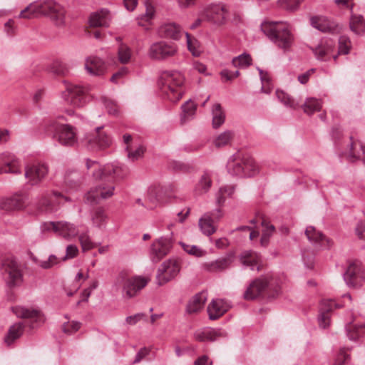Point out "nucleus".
I'll return each instance as SVG.
<instances>
[{"label":"nucleus","instance_id":"obj_63","mask_svg":"<svg viewBox=\"0 0 365 365\" xmlns=\"http://www.w3.org/2000/svg\"><path fill=\"white\" fill-rule=\"evenodd\" d=\"M150 349L147 347L141 348L138 352L137 353L135 358L133 361L134 364L139 363L146 356L149 354Z\"/></svg>","mask_w":365,"mask_h":365},{"label":"nucleus","instance_id":"obj_29","mask_svg":"<svg viewBox=\"0 0 365 365\" xmlns=\"http://www.w3.org/2000/svg\"><path fill=\"white\" fill-rule=\"evenodd\" d=\"M110 21L109 11L102 9L98 12L93 13L89 19V24L91 27L108 26Z\"/></svg>","mask_w":365,"mask_h":365},{"label":"nucleus","instance_id":"obj_10","mask_svg":"<svg viewBox=\"0 0 365 365\" xmlns=\"http://www.w3.org/2000/svg\"><path fill=\"white\" fill-rule=\"evenodd\" d=\"M1 272L10 287L18 285L21 280V273L16 259L12 257L4 258L1 262Z\"/></svg>","mask_w":365,"mask_h":365},{"label":"nucleus","instance_id":"obj_23","mask_svg":"<svg viewBox=\"0 0 365 365\" xmlns=\"http://www.w3.org/2000/svg\"><path fill=\"white\" fill-rule=\"evenodd\" d=\"M85 69L90 75L101 76L106 70V63L97 56H89L86 59Z\"/></svg>","mask_w":365,"mask_h":365},{"label":"nucleus","instance_id":"obj_14","mask_svg":"<svg viewBox=\"0 0 365 365\" xmlns=\"http://www.w3.org/2000/svg\"><path fill=\"white\" fill-rule=\"evenodd\" d=\"M180 262L175 259H169L165 261L158 269L157 282L159 285H163L174 279L180 272Z\"/></svg>","mask_w":365,"mask_h":365},{"label":"nucleus","instance_id":"obj_60","mask_svg":"<svg viewBox=\"0 0 365 365\" xmlns=\"http://www.w3.org/2000/svg\"><path fill=\"white\" fill-rule=\"evenodd\" d=\"M220 196L217 197V203L221 204L225 201L224 195L230 196L234 192V187L232 186H224L220 188Z\"/></svg>","mask_w":365,"mask_h":365},{"label":"nucleus","instance_id":"obj_16","mask_svg":"<svg viewBox=\"0 0 365 365\" xmlns=\"http://www.w3.org/2000/svg\"><path fill=\"white\" fill-rule=\"evenodd\" d=\"M48 168L46 164L36 163L29 165L25 168V178L31 185L39 184L47 175Z\"/></svg>","mask_w":365,"mask_h":365},{"label":"nucleus","instance_id":"obj_19","mask_svg":"<svg viewBox=\"0 0 365 365\" xmlns=\"http://www.w3.org/2000/svg\"><path fill=\"white\" fill-rule=\"evenodd\" d=\"M12 312L17 317L27 319L30 321L31 328H34L38 324L43 322L41 312L35 309H28L24 307H14Z\"/></svg>","mask_w":365,"mask_h":365},{"label":"nucleus","instance_id":"obj_58","mask_svg":"<svg viewBox=\"0 0 365 365\" xmlns=\"http://www.w3.org/2000/svg\"><path fill=\"white\" fill-rule=\"evenodd\" d=\"M126 151L128 152V157L131 160L134 161L141 158L144 153L145 149L140 145L135 150H131L130 146H126Z\"/></svg>","mask_w":365,"mask_h":365},{"label":"nucleus","instance_id":"obj_53","mask_svg":"<svg viewBox=\"0 0 365 365\" xmlns=\"http://www.w3.org/2000/svg\"><path fill=\"white\" fill-rule=\"evenodd\" d=\"M187 38V45L188 50L192 53L193 56H198L200 54V50L199 49V43L197 39L188 33H185Z\"/></svg>","mask_w":365,"mask_h":365},{"label":"nucleus","instance_id":"obj_1","mask_svg":"<svg viewBox=\"0 0 365 365\" xmlns=\"http://www.w3.org/2000/svg\"><path fill=\"white\" fill-rule=\"evenodd\" d=\"M86 166L92 175L98 180L96 186L92 187L86 195V200L91 204H97L100 200H106L114 195L115 181L127 176L128 171L124 166L114 164L101 165L98 162L87 159Z\"/></svg>","mask_w":365,"mask_h":365},{"label":"nucleus","instance_id":"obj_48","mask_svg":"<svg viewBox=\"0 0 365 365\" xmlns=\"http://www.w3.org/2000/svg\"><path fill=\"white\" fill-rule=\"evenodd\" d=\"M232 63L235 67L247 68L252 64V58L249 54L245 53L234 58Z\"/></svg>","mask_w":365,"mask_h":365},{"label":"nucleus","instance_id":"obj_42","mask_svg":"<svg viewBox=\"0 0 365 365\" xmlns=\"http://www.w3.org/2000/svg\"><path fill=\"white\" fill-rule=\"evenodd\" d=\"M78 240L83 252L93 249L97 245L93 242L89 235L88 230L81 233L78 232Z\"/></svg>","mask_w":365,"mask_h":365},{"label":"nucleus","instance_id":"obj_64","mask_svg":"<svg viewBox=\"0 0 365 365\" xmlns=\"http://www.w3.org/2000/svg\"><path fill=\"white\" fill-rule=\"evenodd\" d=\"M53 72L57 75H65L68 72L66 66L60 62H56L53 66Z\"/></svg>","mask_w":365,"mask_h":365},{"label":"nucleus","instance_id":"obj_4","mask_svg":"<svg viewBox=\"0 0 365 365\" xmlns=\"http://www.w3.org/2000/svg\"><path fill=\"white\" fill-rule=\"evenodd\" d=\"M183 82L184 77L180 72L165 71L160 73L158 86L168 99L175 103L182 96Z\"/></svg>","mask_w":365,"mask_h":365},{"label":"nucleus","instance_id":"obj_52","mask_svg":"<svg viewBox=\"0 0 365 365\" xmlns=\"http://www.w3.org/2000/svg\"><path fill=\"white\" fill-rule=\"evenodd\" d=\"M314 54L319 60H326V56L331 52V45L322 43L314 50Z\"/></svg>","mask_w":365,"mask_h":365},{"label":"nucleus","instance_id":"obj_40","mask_svg":"<svg viewBox=\"0 0 365 365\" xmlns=\"http://www.w3.org/2000/svg\"><path fill=\"white\" fill-rule=\"evenodd\" d=\"M235 137V133L232 130H225L218 135L214 140L215 147L220 148L230 144Z\"/></svg>","mask_w":365,"mask_h":365},{"label":"nucleus","instance_id":"obj_15","mask_svg":"<svg viewBox=\"0 0 365 365\" xmlns=\"http://www.w3.org/2000/svg\"><path fill=\"white\" fill-rule=\"evenodd\" d=\"M222 217V212L220 209L216 210L213 212H207L204 214L198 222L199 227L203 235L210 236L217 230L216 223Z\"/></svg>","mask_w":365,"mask_h":365},{"label":"nucleus","instance_id":"obj_30","mask_svg":"<svg viewBox=\"0 0 365 365\" xmlns=\"http://www.w3.org/2000/svg\"><path fill=\"white\" fill-rule=\"evenodd\" d=\"M207 300L206 294L200 292L192 297L187 303L186 312L188 314H194L200 311Z\"/></svg>","mask_w":365,"mask_h":365},{"label":"nucleus","instance_id":"obj_5","mask_svg":"<svg viewBox=\"0 0 365 365\" xmlns=\"http://www.w3.org/2000/svg\"><path fill=\"white\" fill-rule=\"evenodd\" d=\"M227 170L232 175L250 177L256 173L257 165L252 158L237 151L228 159Z\"/></svg>","mask_w":365,"mask_h":365},{"label":"nucleus","instance_id":"obj_35","mask_svg":"<svg viewBox=\"0 0 365 365\" xmlns=\"http://www.w3.org/2000/svg\"><path fill=\"white\" fill-rule=\"evenodd\" d=\"M24 327L25 325L23 322H18L10 327L8 334L4 339L5 343L9 346L16 339H19L24 332Z\"/></svg>","mask_w":365,"mask_h":365},{"label":"nucleus","instance_id":"obj_22","mask_svg":"<svg viewBox=\"0 0 365 365\" xmlns=\"http://www.w3.org/2000/svg\"><path fill=\"white\" fill-rule=\"evenodd\" d=\"M230 307V304L221 299H213L207 307V313L211 320L222 317Z\"/></svg>","mask_w":365,"mask_h":365},{"label":"nucleus","instance_id":"obj_2","mask_svg":"<svg viewBox=\"0 0 365 365\" xmlns=\"http://www.w3.org/2000/svg\"><path fill=\"white\" fill-rule=\"evenodd\" d=\"M38 16H46L57 26L66 25V11L53 0H46L29 4L19 14V18L32 19Z\"/></svg>","mask_w":365,"mask_h":365},{"label":"nucleus","instance_id":"obj_38","mask_svg":"<svg viewBox=\"0 0 365 365\" xmlns=\"http://www.w3.org/2000/svg\"><path fill=\"white\" fill-rule=\"evenodd\" d=\"M304 112L308 115H312L315 112L319 111L322 108V101L315 98H308L304 104L300 106Z\"/></svg>","mask_w":365,"mask_h":365},{"label":"nucleus","instance_id":"obj_28","mask_svg":"<svg viewBox=\"0 0 365 365\" xmlns=\"http://www.w3.org/2000/svg\"><path fill=\"white\" fill-rule=\"evenodd\" d=\"M232 262V256H227L216 259L215 261L206 262L203 264L205 270L211 272L222 271L228 268Z\"/></svg>","mask_w":365,"mask_h":365},{"label":"nucleus","instance_id":"obj_54","mask_svg":"<svg viewBox=\"0 0 365 365\" xmlns=\"http://www.w3.org/2000/svg\"><path fill=\"white\" fill-rule=\"evenodd\" d=\"M351 48V41L349 37L341 36L339 38V53L347 54Z\"/></svg>","mask_w":365,"mask_h":365},{"label":"nucleus","instance_id":"obj_6","mask_svg":"<svg viewBox=\"0 0 365 365\" xmlns=\"http://www.w3.org/2000/svg\"><path fill=\"white\" fill-rule=\"evenodd\" d=\"M91 86L66 83V89L61 93L65 102L74 108L83 107L91 99Z\"/></svg>","mask_w":365,"mask_h":365},{"label":"nucleus","instance_id":"obj_24","mask_svg":"<svg viewBox=\"0 0 365 365\" xmlns=\"http://www.w3.org/2000/svg\"><path fill=\"white\" fill-rule=\"evenodd\" d=\"M336 304L331 299H323L319 306V326L325 329L329 324V312L336 308Z\"/></svg>","mask_w":365,"mask_h":365},{"label":"nucleus","instance_id":"obj_45","mask_svg":"<svg viewBox=\"0 0 365 365\" xmlns=\"http://www.w3.org/2000/svg\"><path fill=\"white\" fill-rule=\"evenodd\" d=\"M277 98L286 106L296 109L299 107V103L293 99L289 94L282 91H277Z\"/></svg>","mask_w":365,"mask_h":365},{"label":"nucleus","instance_id":"obj_50","mask_svg":"<svg viewBox=\"0 0 365 365\" xmlns=\"http://www.w3.org/2000/svg\"><path fill=\"white\" fill-rule=\"evenodd\" d=\"M365 335V324L350 326L347 329V336L351 340H356Z\"/></svg>","mask_w":365,"mask_h":365},{"label":"nucleus","instance_id":"obj_26","mask_svg":"<svg viewBox=\"0 0 365 365\" xmlns=\"http://www.w3.org/2000/svg\"><path fill=\"white\" fill-rule=\"evenodd\" d=\"M311 24L313 27L322 32L336 33L339 30V26L329 21L325 16L312 17Z\"/></svg>","mask_w":365,"mask_h":365},{"label":"nucleus","instance_id":"obj_51","mask_svg":"<svg viewBox=\"0 0 365 365\" xmlns=\"http://www.w3.org/2000/svg\"><path fill=\"white\" fill-rule=\"evenodd\" d=\"M12 210H21L25 207L26 197L23 194H16L10 197Z\"/></svg>","mask_w":365,"mask_h":365},{"label":"nucleus","instance_id":"obj_31","mask_svg":"<svg viewBox=\"0 0 365 365\" xmlns=\"http://www.w3.org/2000/svg\"><path fill=\"white\" fill-rule=\"evenodd\" d=\"M225 336V334L222 331L212 329L197 331L195 333V338L199 341H214Z\"/></svg>","mask_w":365,"mask_h":365},{"label":"nucleus","instance_id":"obj_11","mask_svg":"<svg viewBox=\"0 0 365 365\" xmlns=\"http://www.w3.org/2000/svg\"><path fill=\"white\" fill-rule=\"evenodd\" d=\"M53 138L63 146L73 147L78 143L76 128L69 124L56 125Z\"/></svg>","mask_w":365,"mask_h":365},{"label":"nucleus","instance_id":"obj_49","mask_svg":"<svg viewBox=\"0 0 365 365\" xmlns=\"http://www.w3.org/2000/svg\"><path fill=\"white\" fill-rule=\"evenodd\" d=\"M179 243L184 250V251L190 255H193L197 257H200L205 256L206 254V251L198 246L187 245L182 242H180Z\"/></svg>","mask_w":365,"mask_h":365},{"label":"nucleus","instance_id":"obj_32","mask_svg":"<svg viewBox=\"0 0 365 365\" xmlns=\"http://www.w3.org/2000/svg\"><path fill=\"white\" fill-rule=\"evenodd\" d=\"M145 14L140 15L137 18V21L139 26L148 29V26L151 24V21L155 16V9L148 0L145 1Z\"/></svg>","mask_w":365,"mask_h":365},{"label":"nucleus","instance_id":"obj_56","mask_svg":"<svg viewBox=\"0 0 365 365\" xmlns=\"http://www.w3.org/2000/svg\"><path fill=\"white\" fill-rule=\"evenodd\" d=\"M81 328V323L75 321L65 322L62 326V330L64 333L72 334Z\"/></svg>","mask_w":365,"mask_h":365},{"label":"nucleus","instance_id":"obj_13","mask_svg":"<svg viewBox=\"0 0 365 365\" xmlns=\"http://www.w3.org/2000/svg\"><path fill=\"white\" fill-rule=\"evenodd\" d=\"M176 53L175 45L161 41L150 45L148 55L153 60L163 61L175 56Z\"/></svg>","mask_w":365,"mask_h":365},{"label":"nucleus","instance_id":"obj_20","mask_svg":"<svg viewBox=\"0 0 365 365\" xmlns=\"http://www.w3.org/2000/svg\"><path fill=\"white\" fill-rule=\"evenodd\" d=\"M20 173L19 165L15 156L6 152L0 154V174Z\"/></svg>","mask_w":365,"mask_h":365},{"label":"nucleus","instance_id":"obj_25","mask_svg":"<svg viewBox=\"0 0 365 365\" xmlns=\"http://www.w3.org/2000/svg\"><path fill=\"white\" fill-rule=\"evenodd\" d=\"M359 272L360 267L357 262L349 264L344 274V279L349 287H356L362 282L363 278L359 276Z\"/></svg>","mask_w":365,"mask_h":365},{"label":"nucleus","instance_id":"obj_33","mask_svg":"<svg viewBox=\"0 0 365 365\" xmlns=\"http://www.w3.org/2000/svg\"><path fill=\"white\" fill-rule=\"evenodd\" d=\"M261 260L260 256L255 252L246 251L244 252L240 257L241 262L246 266L250 267L251 269H259V263Z\"/></svg>","mask_w":365,"mask_h":365},{"label":"nucleus","instance_id":"obj_21","mask_svg":"<svg viewBox=\"0 0 365 365\" xmlns=\"http://www.w3.org/2000/svg\"><path fill=\"white\" fill-rule=\"evenodd\" d=\"M20 173L19 165L15 156L6 152L0 154V174Z\"/></svg>","mask_w":365,"mask_h":365},{"label":"nucleus","instance_id":"obj_8","mask_svg":"<svg viewBox=\"0 0 365 365\" xmlns=\"http://www.w3.org/2000/svg\"><path fill=\"white\" fill-rule=\"evenodd\" d=\"M272 281L273 278L271 276L262 277L253 280L245 290L244 298L246 300H253L265 293L269 296L270 290L277 294L278 288L274 285Z\"/></svg>","mask_w":365,"mask_h":365},{"label":"nucleus","instance_id":"obj_12","mask_svg":"<svg viewBox=\"0 0 365 365\" xmlns=\"http://www.w3.org/2000/svg\"><path fill=\"white\" fill-rule=\"evenodd\" d=\"M45 229L53 231L57 235L70 240L78 235V227L67 221L49 222L45 224Z\"/></svg>","mask_w":365,"mask_h":365},{"label":"nucleus","instance_id":"obj_18","mask_svg":"<svg viewBox=\"0 0 365 365\" xmlns=\"http://www.w3.org/2000/svg\"><path fill=\"white\" fill-rule=\"evenodd\" d=\"M173 243L170 239L161 237L154 241L150 247V256L154 262L160 261L170 251Z\"/></svg>","mask_w":365,"mask_h":365},{"label":"nucleus","instance_id":"obj_27","mask_svg":"<svg viewBox=\"0 0 365 365\" xmlns=\"http://www.w3.org/2000/svg\"><path fill=\"white\" fill-rule=\"evenodd\" d=\"M158 34L163 38L178 40L182 36V31L179 25L169 23L162 25L158 29Z\"/></svg>","mask_w":365,"mask_h":365},{"label":"nucleus","instance_id":"obj_47","mask_svg":"<svg viewBox=\"0 0 365 365\" xmlns=\"http://www.w3.org/2000/svg\"><path fill=\"white\" fill-rule=\"evenodd\" d=\"M106 220L107 215L104 210L101 207L97 208L92 216L93 225L98 227H101L106 225Z\"/></svg>","mask_w":365,"mask_h":365},{"label":"nucleus","instance_id":"obj_34","mask_svg":"<svg viewBox=\"0 0 365 365\" xmlns=\"http://www.w3.org/2000/svg\"><path fill=\"white\" fill-rule=\"evenodd\" d=\"M305 235L307 239L312 243L322 242V245H325L324 242H326L327 247L329 248L330 247L331 241L329 239H326L324 235L321 232L317 231L314 227H307L305 230Z\"/></svg>","mask_w":365,"mask_h":365},{"label":"nucleus","instance_id":"obj_9","mask_svg":"<svg viewBox=\"0 0 365 365\" xmlns=\"http://www.w3.org/2000/svg\"><path fill=\"white\" fill-rule=\"evenodd\" d=\"M148 282L145 277L138 276L129 277L124 273H120L116 279V284L123 287V296L128 299L135 297L147 285Z\"/></svg>","mask_w":365,"mask_h":365},{"label":"nucleus","instance_id":"obj_17","mask_svg":"<svg viewBox=\"0 0 365 365\" xmlns=\"http://www.w3.org/2000/svg\"><path fill=\"white\" fill-rule=\"evenodd\" d=\"M228 12L226 7L220 4H215L207 8L204 11L205 20L217 26L225 24Z\"/></svg>","mask_w":365,"mask_h":365},{"label":"nucleus","instance_id":"obj_41","mask_svg":"<svg viewBox=\"0 0 365 365\" xmlns=\"http://www.w3.org/2000/svg\"><path fill=\"white\" fill-rule=\"evenodd\" d=\"M350 28L357 34L365 31V21L362 16L353 14L350 20Z\"/></svg>","mask_w":365,"mask_h":365},{"label":"nucleus","instance_id":"obj_36","mask_svg":"<svg viewBox=\"0 0 365 365\" xmlns=\"http://www.w3.org/2000/svg\"><path fill=\"white\" fill-rule=\"evenodd\" d=\"M351 143V147L346 156L351 162H354L361 158V153L365 155V145L360 143L353 141V137H350Z\"/></svg>","mask_w":365,"mask_h":365},{"label":"nucleus","instance_id":"obj_55","mask_svg":"<svg viewBox=\"0 0 365 365\" xmlns=\"http://www.w3.org/2000/svg\"><path fill=\"white\" fill-rule=\"evenodd\" d=\"M101 99L103 103L104 104L106 108L107 109L108 113L110 115H115L118 114V106L116 105V103L113 101L108 98L106 96L101 97Z\"/></svg>","mask_w":365,"mask_h":365},{"label":"nucleus","instance_id":"obj_39","mask_svg":"<svg viewBox=\"0 0 365 365\" xmlns=\"http://www.w3.org/2000/svg\"><path fill=\"white\" fill-rule=\"evenodd\" d=\"M211 185V175L208 172H205L195 187V192L199 195L205 193L209 190Z\"/></svg>","mask_w":365,"mask_h":365},{"label":"nucleus","instance_id":"obj_44","mask_svg":"<svg viewBox=\"0 0 365 365\" xmlns=\"http://www.w3.org/2000/svg\"><path fill=\"white\" fill-rule=\"evenodd\" d=\"M262 219L261 225L264 227L260 243L262 246H267L269 242V237L272 234L274 230V227L272 225H269V222L262 217H260Z\"/></svg>","mask_w":365,"mask_h":365},{"label":"nucleus","instance_id":"obj_57","mask_svg":"<svg viewBox=\"0 0 365 365\" xmlns=\"http://www.w3.org/2000/svg\"><path fill=\"white\" fill-rule=\"evenodd\" d=\"M59 262V259L58 257L51 255L48 257L46 260H39L36 263L37 264L43 269H47L51 268L53 265L58 264Z\"/></svg>","mask_w":365,"mask_h":365},{"label":"nucleus","instance_id":"obj_59","mask_svg":"<svg viewBox=\"0 0 365 365\" xmlns=\"http://www.w3.org/2000/svg\"><path fill=\"white\" fill-rule=\"evenodd\" d=\"M78 254V248L75 245H69L66 249V255L62 258L63 261L73 259L76 257Z\"/></svg>","mask_w":365,"mask_h":365},{"label":"nucleus","instance_id":"obj_3","mask_svg":"<svg viewBox=\"0 0 365 365\" xmlns=\"http://www.w3.org/2000/svg\"><path fill=\"white\" fill-rule=\"evenodd\" d=\"M261 29L264 34L279 48L287 51L292 46L294 37L289 25L280 21L264 22Z\"/></svg>","mask_w":365,"mask_h":365},{"label":"nucleus","instance_id":"obj_46","mask_svg":"<svg viewBox=\"0 0 365 365\" xmlns=\"http://www.w3.org/2000/svg\"><path fill=\"white\" fill-rule=\"evenodd\" d=\"M197 106L191 100L187 101L182 106V115L181 120L185 122L187 119L195 115Z\"/></svg>","mask_w":365,"mask_h":365},{"label":"nucleus","instance_id":"obj_37","mask_svg":"<svg viewBox=\"0 0 365 365\" xmlns=\"http://www.w3.org/2000/svg\"><path fill=\"white\" fill-rule=\"evenodd\" d=\"M212 126L220 128L225 120V113L220 103H215L212 108Z\"/></svg>","mask_w":365,"mask_h":365},{"label":"nucleus","instance_id":"obj_61","mask_svg":"<svg viewBox=\"0 0 365 365\" xmlns=\"http://www.w3.org/2000/svg\"><path fill=\"white\" fill-rule=\"evenodd\" d=\"M301 0H279L280 6L289 10H294L297 8Z\"/></svg>","mask_w":365,"mask_h":365},{"label":"nucleus","instance_id":"obj_43","mask_svg":"<svg viewBox=\"0 0 365 365\" xmlns=\"http://www.w3.org/2000/svg\"><path fill=\"white\" fill-rule=\"evenodd\" d=\"M132 56L131 49L125 44L120 43L118 48V60L122 64L130 62Z\"/></svg>","mask_w":365,"mask_h":365},{"label":"nucleus","instance_id":"obj_7","mask_svg":"<svg viewBox=\"0 0 365 365\" xmlns=\"http://www.w3.org/2000/svg\"><path fill=\"white\" fill-rule=\"evenodd\" d=\"M84 147L91 151L103 150L110 146L111 137L103 129L97 127L93 132L86 134L81 140Z\"/></svg>","mask_w":365,"mask_h":365},{"label":"nucleus","instance_id":"obj_62","mask_svg":"<svg viewBox=\"0 0 365 365\" xmlns=\"http://www.w3.org/2000/svg\"><path fill=\"white\" fill-rule=\"evenodd\" d=\"M349 359V355L344 349H341L335 359L334 365H344Z\"/></svg>","mask_w":365,"mask_h":365}]
</instances>
